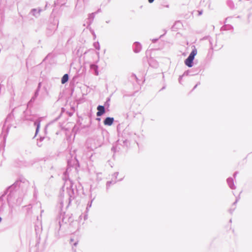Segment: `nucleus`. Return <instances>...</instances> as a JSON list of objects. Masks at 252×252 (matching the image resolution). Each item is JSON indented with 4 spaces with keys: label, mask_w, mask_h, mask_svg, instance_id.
Returning <instances> with one entry per match:
<instances>
[{
    "label": "nucleus",
    "mask_w": 252,
    "mask_h": 252,
    "mask_svg": "<svg viewBox=\"0 0 252 252\" xmlns=\"http://www.w3.org/2000/svg\"><path fill=\"white\" fill-rule=\"evenodd\" d=\"M114 122V118L107 117L104 121V124L106 126H111Z\"/></svg>",
    "instance_id": "obj_3"
},
{
    "label": "nucleus",
    "mask_w": 252,
    "mask_h": 252,
    "mask_svg": "<svg viewBox=\"0 0 252 252\" xmlns=\"http://www.w3.org/2000/svg\"><path fill=\"white\" fill-rule=\"evenodd\" d=\"M197 51L194 49L189 54L188 58L185 60V63L188 66L190 67L192 66V62L194 59L195 56L197 54Z\"/></svg>",
    "instance_id": "obj_1"
},
{
    "label": "nucleus",
    "mask_w": 252,
    "mask_h": 252,
    "mask_svg": "<svg viewBox=\"0 0 252 252\" xmlns=\"http://www.w3.org/2000/svg\"><path fill=\"white\" fill-rule=\"evenodd\" d=\"M68 80V76L67 74H64L62 78V83L64 84Z\"/></svg>",
    "instance_id": "obj_4"
},
{
    "label": "nucleus",
    "mask_w": 252,
    "mask_h": 252,
    "mask_svg": "<svg viewBox=\"0 0 252 252\" xmlns=\"http://www.w3.org/2000/svg\"><path fill=\"white\" fill-rule=\"evenodd\" d=\"M154 1V0H148L149 2L150 3H152Z\"/></svg>",
    "instance_id": "obj_6"
},
{
    "label": "nucleus",
    "mask_w": 252,
    "mask_h": 252,
    "mask_svg": "<svg viewBox=\"0 0 252 252\" xmlns=\"http://www.w3.org/2000/svg\"><path fill=\"white\" fill-rule=\"evenodd\" d=\"M97 110H98L96 113L97 116H101L105 113V108L103 106L99 105L97 107Z\"/></svg>",
    "instance_id": "obj_2"
},
{
    "label": "nucleus",
    "mask_w": 252,
    "mask_h": 252,
    "mask_svg": "<svg viewBox=\"0 0 252 252\" xmlns=\"http://www.w3.org/2000/svg\"><path fill=\"white\" fill-rule=\"evenodd\" d=\"M198 12L199 15H201L202 13V11H198Z\"/></svg>",
    "instance_id": "obj_5"
},
{
    "label": "nucleus",
    "mask_w": 252,
    "mask_h": 252,
    "mask_svg": "<svg viewBox=\"0 0 252 252\" xmlns=\"http://www.w3.org/2000/svg\"><path fill=\"white\" fill-rule=\"evenodd\" d=\"M38 127H39V125L37 126V130L38 129Z\"/></svg>",
    "instance_id": "obj_8"
},
{
    "label": "nucleus",
    "mask_w": 252,
    "mask_h": 252,
    "mask_svg": "<svg viewBox=\"0 0 252 252\" xmlns=\"http://www.w3.org/2000/svg\"><path fill=\"white\" fill-rule=\"evenodd\" d=\"M1 218L0 217V222L1 221Z\"/></svg>",
    "instance_id": "obj_7"
}]
</instances>
